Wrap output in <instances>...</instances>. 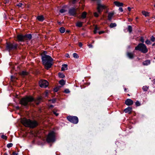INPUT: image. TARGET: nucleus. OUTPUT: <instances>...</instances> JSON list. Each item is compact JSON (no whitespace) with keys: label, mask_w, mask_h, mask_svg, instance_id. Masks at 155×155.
<instances>
[{"label":"nucleus","mask_w":155,"mask_h":155,"mask_svg":"<svg viewBox=\"0 0 155 155\" xmlns=\"http://www.w3.org/2000/svg\"><path fill=\"white\" fill-rule=\"evenodd\" d=\"M53 113L56 116H58L59 115L58 113H56V112L54 110L53 111Z\"/></svg>","instance_id":"obj_45"},{"label":"nucleus","mask_w":155,"mask_h":155,"mask_svg":"<svg viewBox=\"0 0 155 155\" xmlns=\"http://www.w3.org/2000/svg\"><path fill=\"white\" fill-rule=\"evenodd\" d=\"M66 57L67 58H69L70 56H69V54H67L66 55Z\"/></svg>","instance_id":"obj_55"},{"label":"nucleus","mask_w":155,"mask_h":155,"mask_svg":"<svg viewBox=\"0 0 155 155\" xmlns=\"http://www.w3.org/2000/svg\"><path fill=\"white\" fill-rule=\"evenodd\" d=\"M88 46L89 47V48H93V45L91 44H89L88 45Z\"/></svg>","instance_id":"obj_54"},{"label":"nucleus","mask_w":155,"mask_h":155,"mask_svg":"<svg viewBox=\"0 0 155 155\" xmlns=\"http://www.w3.org/2000/svg\"><path fill=\"white\" fill-rule=\"evenodd\" d=\"M135 104L137 107L140 106L141 105L140 103L138 101H137L135 102Z\"/></svg>","instance_id":"obj_37"},{"label":"nucleus","mask_w":155,"mask_h":155,"mask_svg":"<svg viewBox=\"0 0 155 155\" xmlns=\"http://www.w3.org/2000/svg\"><path fill=\"white\" fill-rule=\"evenodd\" d=\"M22 5V4L21 3H20L17 5V6L19 7H21Z\"/></svg>","instance_id":"obj_52"},{"label":"nucleus","mask_w":155,"mask_h":155,"mask_svg":"<svg viewBox=\"0 0 155 155\" xmlns=\"http://www.w3.org/2000/svg\"><path fill=\"white\" fill-rule=\"evenodd\" d=\"M36 19L38 21L41 22H42L45 20V18L43 15H40L37 16Z\"/></svg>","instance_id":"obj_14"},{"label":"nucleus","mask_w":155,"mask_h":155,"mask_svg":"<svg viewBox=\"0 0 155 155\" xmlns=\"http://www.w3.org/2000/svg\"><path fill=\"white\" fill-rule=\"evenodd\" d=\"M37 101H38L40 102H41V101L42 100V98L41 97H38L36 99Z\"/></svg>","instance_id":"obj_42"},{"label":"nucleus","mask_w":155,"mask_h":155,"mask_svg":"<svg viewBox=\"0 0 155 155\" xmlns=\"http://www.w3.org/2000/svg\"><path fill=\"white\" fill-rule=\"evenodd\" d=\"M87 15V13L86 12H83L82 14L81 18L83 19L85 18L86 17Z\"/></svg>","instance_id":"obj_23"},{"label":"nucleus","mask_w":155,"mask_h":155,"mask_svg":"<svg viewBox=\"0 0 155 155\" xmlns=\"http://www.w3.org/2000/svg\"><path fill=\"white\" fill-rule=\"evenodd\" d=\"M154 82L155 83V79L153 80Z\"/></svg>","instance_id":"obj_64"},{"label":"nucleus","mask_w":155,"mask_h":155,"mask_svg":"<svg viewBox=\"0 0 155 155\" xmlns=\"http://www.w3.org/2000/svg\"><path fill=\"white\" fill-rule=\"evenodd\" d=\"M34 101L37 105H38L41 102L37 101L31 96H26L22 98L20 101V104H21L23 108H28L29 105H31V102Z\"/></svg>","instance_id":"obj_1"},{"label":"nucleus","mask_w":155,"mask_h":155,"mask_svg":"<svg viewBox=\"0 0 155 155\" xmlns=\"http://www.w3.org/2000/svg\"><path fill=\"white\" fill-rule=\"evenodd\" d=\"M54 107V106L53 105H51L49 106V108H52Z\"/></svg>","instance_id":"obj_51"},{"label":"nucleus","mask_w":155,"mask_h":155,"mask_svg":"<svg viewBox=\"0 0 155 155\" xmlns=\"http://www.w3.org/2000/svg\"><path fill=\"white\" fill-rule=\"evenodd\" d=\"M46 141L48 143L54 142L55 141V133L54 131H52L48 134Z\"/></svg>","instance_id":"obj_6"},{"label":"nucleus","mask_w":155,"mask_h":155,"mask_svg":"<svg viewBox=\"0 0 155 155\" xmlns=\"http://www.w3.org/2000/svg\"><path fill=\"white\" fill-rule=\"evenodd\" d=\"M21 74L23 75H27V72L26 71H23L21 72Z\"/></svg>","instance_id":"obj_39"},{"label":"nucleus","mask_w":155,"mask_h":155,"mask_svg":"<svg viewBox=\"0 0 155 155\" xmlns=\"http://www.w3.org/2000/svg\"><path fill=\"white\" fill-rule=\"evenodd\" d=\"M1 138L2 139H4L6 140H7V137L4 135H2Z\"/></svg>","instance_id":"obj_41"},{"label":"nucleus","mask_w":155,"mask_h":155,"mask_svg":"<svg viewBox=\"0 0 155 155\" xmlns=\"http://www.w3.org/2000/svg\"><path fill=\"white\" fill-rule=\"evenodd\" d=\"M114 15V13L113 12L109 13L108 14V19L109 21H111L112 19V18L113 15Z\"/></svg>","instance_id":"obj_17"},{"label":"nucleus","mask_w":155,"mask_h":155,"mask_svg":"<svg viewBox=\"0 0 155 155\" xmlns=\"http://www.w3.org/2000/svg\"><path fill=\"white\" fill-rule=\"evenodd\" d=\"M13 155H18V153H16L15 152H13L12 153Z\"/></svg>","instance_id":"obj_53"},{"label":"nucleus","mask_w":155,"mask_h":155,"mask_svg":"<svg viewBox=\"0 0 155 155\" xmlns=\"http://www.w3.org/2000/svg\"><path fill=\"white\" fill-rule=\"evenodd\" d=\"M59 82L60 84L63 86L65 84L66 81L63 79H61L59 81Z\"/></svg>","instance_id":"obj_20"},{"label":"nucleus","mask_w":155,"mask_h":155,"mask_svg":"<svg viewBox=\"0 0 155 155\" xmlns=\"http://www.w3.org/2000/svg\"><path fill=\"white\" fill-rule=\"evenodd\" d=\"M9 0H5L4 3L6 4L9 3Z\"/></svg>","instance_id":"obj_49"},{"label":"nucleus","mask_w":155,"mask_h":155,"mask_svg":"<svg viewBox=\"0 0 155 155\" xmlns=\"http://www.w3.org/2000/svg\"><path fill=\"white\" fill-rule=\"evenodd\" d=\"M105 32V31H100L98 32V33L99 35H101L102 34L104 33Z\"/></svg>","instance_id":"obj_47"},{"label":"nucleus","mask_w":155,"mask_h":155,"mask_svg":"<svg viewBox=\"0 0 155 155\" xmlns=\"http://www.w3.org/2000/svg\"><path fill=\"white\" fill-rule=\"evenodd\" d=\"M149 88V86H143L142 87V89L144 91H147Z\"/></svg>","instance_id":"obj_27"},{"label":"nucleus","mask_w":155,"mask_h":155,"mask_svg":"<svg viewBox=\"0 0 155 155\" xmlns=\"http://www.w3.org/2000/svg\"><path fill=\"white\" fill-rule=\"evenodd\" d=\"M58 75L59 78H64L65 77V75L64 74H63L62 73H61L60 72H59L58 73Z\"/></svg>","instance_id":"obj_25"},{"label":"nucleus","mask_w":155,"mask_h":155,"mask_svg":"<svg viewBox=\"0 0 155 155\" xmlns=\"http://www.w3.org/2000/svg\"><path fill=\"white\" fill-rule=\"evenodd\" d=\"M150 61L149 60H147L145 61H144L143 62V64L144 65H148L150 64Z\"/></svg>","instance_id":"obj_19"},{"label":"nucleus","mask_w":155,"mask_h":155,"mask_svg":"<svg viewBox=\"0 0 155 155\" xmlns=\"http://www.w3.org/2000/svg\"><path fill=\"white\" fill-rule=\"evenodd\" d=\"M16 108L17 109H20V107H16Z\"/></svg>","instance_id":"obj_59"},{"label":"nucleus","mask_w":155,"mask_h":155,"mask_svg":"<svg viewBox=\"0 0 155 155\" xmlns=\"http://www.w3.org/2000/svg\"><path fill=\"white\" fill-rule=\"evenodd\" d=\"M58 88L56 87L54 89L53 91L55 92H57L58 91Z\"/></svg>","instance_id":"obj_44"},{"label":"nucleus","mask_w":155,"mask_h":155,"mask_svg":"<svg viewBox=\"0 0 155 155\" xmlns=\"http://www.w3.org/2000/svg\"><path fill=\"white\" fill-rule=\"evenodd\" d=\"M66 11H67V10H65L64 9H61L60 10L59 12L61 13H64V12H66Z\"/></svg>","instance_id":"obj_33"},{"label":"nucleus","mask_w":155,"mask_h":155,"mask_svg":"<svg viewBox=\"0 0 155 155\" xmlns=\"http://www.w3.org/2000/svg\"><path fill=\"white\" fill-rule=\"evenodd\" d=\"M152 45L153 46H155V43H153Z\"/></svg>","instance_id":"obj_61"},{"label":"nucleus","mask_w":155,"mask_h":155,"mask_svg":"<svg viewBox=\"0 0 155 155\" xmlns=\"http://www.w3.org/2000/svg\"><path fill=\"white\" fill-rule=\"evenodd\" d=\"M41 59L42 64L46 70H48L52 67L53 59L50 56L44 55L41 57Z\"/></svg>","instance_id":"obj_2"},{"label":"nucleus","mask_w":155,"mask_h":155,"mask_svg":"<svg viewBox=\"0 0 155 155\" xmlns=\"http://www.w3.org/2000/svg\"><path fill=\"white\" fill-rule=\"evenodd\" d=\"M67 119L69 122L74 124H78L79 121L78 118L76 116L69 115L67 117Z\"/></svg>","instance_id":"obj_7"},{"label":"nucleus","mask_w":155,"mask_h":155,"mask_svg":"<svg viewBox=\"0 0 155 155\" xmlns=\"http://www.w3.org/2000/svg\"><path fill=\"white\" fill-rule=\"evenodd\" d=\"M94 16L96 17H98L99 16V14L97 12H95L94 13Z\"/></svg>","instance_id":"obj_43"},{"label":"nucleus","mask_w":155,"mask_h":155,"mask_svg":"<svg viewBox=\"0 0 155 155\" xmlns=\"http://www.w3.org/2000/svg\"><path fill=\"white\" fill-rule=\"evenodd\" d=\"M77 2V0H72V2L73 4H75Z\"/></svg>","instance_id":"obj_46"},{"label":"nucleus","mask_w":155,"mask_h":155,"mask_svg":"<svg viewBox=\"0 0 155 155\" xmlns=\"http://www.w3.org/2000/svg\"><path fill=\"white\" fill-rule=\"evenodd\" d=\"M68 69V65L67 64H63L61 68L62 71H64Z\"/></svg>","instance_id":"obj_18"},{"label":"nucleus","mask_w":155,"mask_h":155,"mask_svg":"<svg viewBox=\"0 0 155 155\" xmlns=\"http://www.w3.org/2000/svg\"><path fill=\"white\" fill-rule=\"evenodd\" d=\"M125 103L127 106H130L133 104V101L130 99H127L125 100Z\"/></svg>","instance_id":"obj_11"},{"label":"nucleus","mask_w":155,"mask_h":155,"mask_svg":"<svg viewBox=\"0 0 155 155\" xmlns=\"http://www.w3.org/2000/svg\"><path fill=\"white\" fill-rule=\"evenodd\" d=\"M4 155H8L6 153H4Z\"/></svg>","instance_id":"obj_60"},{"label":"nucleus","mask_w":155,"mask_h":155,"mask_svg":"<svg viewBox=\"0 0 155 155\" xmlns=\"http://www.w3.org/2000/svg\"><path fill=\"white\" fill-rule=\"evenodd\" d=\"M17 41L18 42H23L25 41L24 35L22 34H18L16 37Z\"/></svg>","instance_id":"obj_10"},{"label":"nucleus","mask_w":155,"mask_h":155,"mask_svg":"<svg viewBox=\"0 0 155 155\" xmlns=\"http://www.w3.org/2000/svg\"><path fill=\"white\" fill-rule=\"evenodd\" d=\"M140 41L142 42V43H143L144 41V40L143 38V37H141L140 39Z\"/></svg>","instance_id":"obj_38"},{"label":"nucleus","mask_w":155,"mask_h":155,"mask_svg":"<svg viewBox=\"0 0 155 155\" xmlns=\"http://www.w3.org/2000/svg\"><path fill=\"white\" fill-rule=\"evenodd\" d=\"M18 45L15 42H7L6 43V50L10 52L17 50Z\"/></svg>","instance_id":"obj_4"},{"label":"nucleus","mask_w":155,"mask_h":155,"mask_svg":"<svg viewBox=\"0 0 155 155\" xmlns=\"http://www.w3.org/2000/svg\"><path fill=\"white\" fill-rule=\"evenodd\" d=\"M21 122L25 127L34 128L36 127L39 124L38 122L35 120H32L26 118H22Z\"/></svg>","instance_id":"obj_3"},{"label":"nucleus","mask_w":155,"mask_h":155,"mask_svg":"<svg viewBox=\"0 0 155 155\" xmlns=\"http://www.w3.org/2000/svg\"><path fill=\"white\" fill-rule=\"evenodd\" d=\"M48 82L45 80H41L39 81L40 87L41 88H46L48 85Z\"/></svg>","instance_id":"obj_9"},{"label":"nucleus","mask_w":155,"mask_h":155,"mask_svg":"<svg viewBox=\"0 0 155 155\" xmlns=\"http://www.w3.org/2000/svg\"><path fill=\"white\" fill-rule=\"evenodd\" d=\"M25 41H30L32 38V36L31 34H26L24 35Z\"/></svg>","instance_id":"obj_12"},{"label":"nucleus","mask_w":155,"mask_h":155,"mask_svg":"<svg viewBox=\"0 0 155 155\" xmlns=\"http://www.w3.org/2000/svg\"><path fill=\"white\" fill-rule=\"evenodd\" d=\"M114 4L117 7L123 6L124 4L122 2H120L117 1H115L114 2Z\"/></svg>","instance_id":"obj_15"},{"label":"nucleus","mask_w":155,"mask_h":155,"mask_svg":"<svg viewBox=\"0 0 155 155\" xmlns=\"http://www.w3.org/2000/svg\"><path fill=\"white\" fill-rule=\"evenodd\" d=\"M132 21V20H131V19H129V21Z\"/></svg>","instance_id":"obj_63"},{"label":"nucleus","mask_w":155,"mask_h":155,"mask_svg":"<svg viewBox=\"0 0 155 155\" xmlns=\"http://www.w3.org/2000/svg\"><path fill=\"white\" fill-rule=\"evenodd\" d=\"M132 108L131 107H128L127 108L124 109V111L125 113H127L130 114L132 113Z\"/></svg>","instance_id":"obj_13"},{"label":"nucleus","mask_w":155,"mask_h":155,"mask_svg":"<svg viewBox=\"0 0 155 155\" xmlns=\"http://www.w3.org/2000/svg\"><path fill=\"white\" fill-rule=\"evenodd\" d=\"M73 57L75 58H78L79 57V56L78 54L76 53H74L73 54Z\"/></svg>","instance_id":"obj_30"},{"label":"nucleus","mask_w":155,"mask_h":155,"mask_svg":"<svg viewBox=\"0 0 155 155\" xmlns=\"http://www.w3.org/2000/svg\"><path fill=\"white\" fill-rule=\"evenodd\" d=\"M82 22L78 21L77 22L76 25L77 27H81L82 26Z\"/></svg>","instance_id":"obj_24"},{"label":"nucleus","mask_w":155,"mask_h":155,"mask_svg":"<svg viewBox=\"0 0 155 155\" xmlns=\"http://www.w3.org/2000/svg\"><path fill=\"white\" fill-rule=\"evenodd\" d=\"M70 32V31L69 30H67L66 31V33H68Z\"/></svg>","instance_id":"obj_57"},{"label":"nucleus","mask_w":155,"mask_h":155,"mask_svg":"<svg viewBox=\"0 0 155 155\" xmlns=\"http://www.w3.org/2000/svg\"><path fill=\"white\" fill-rule=\"evenodd\" d=\"M119 10L121 12L123 11V8L122 7H120L119 8Z\"/></svg>","instance_id":"obj_48"},{"label":"nucleus","mask_w":155,"mask_h":155,"mask_svg":"<svg viewBox=\"0 0 155 155\" xmlns=\"http://www.w3.org/2000/svg\"><path fill=\"white\" fill-rule=\"evenodd\" d=\"M57 99L55 98H53L52 99H50L49 100V101H51L52 103H54L56 102Z\"/></svg>","instance_id":"obj_31"},{"label":"nucleus","mask_w":155,"mask_h":155,"mask_svg":"<svg viewBox=\"0 0 155 155\" xmlns=\"http://www.w3.org/2000/svg\"><path fill=\"white\" fill-rule=\"evenodd\" d=\"M70 91L68 89H66L64 90V92L66 94H68L70 93Z\"/></svg>","instance_id":"obj_35"},{"label":"nucleus","mask_w":155,"mask_h":155,"mask_svg":"<svg viewBox=\"0 0 155 155\" xmlns=\"http://www.w3.org/2000/svg\"><path fill=\"white\" fill-rule=\"evenodd\" d=\"M13 78V76H11V79H12Z\"/></svg>","instance_id":"obj_62"},{"label":"nucleus","mask_w":155,"mask_h":155,"mask_svg":"<svg viewBox=\"0 0 155 155\" xmlns=\"http://www.w3.org/2000/svg\"><path fill=\"white\" fill-rule=\"evenodd\" d=\"M60 32L61 33H64L65 31V29L63 27H61L59 29Z\"/></svg>","instance_id":"obj_22"},{"label":"nucleus","mask_w":155,"mask_h":155,"mask_svg":"<svg viewBox=\"0 0 155 155\" xmlns=\"http://www.w3.org/2000/svg\"><path fill=\"white\" fill-rule=\"evenodd\" d=\"M127 31L129 33H130L132 31V27L131 25H128L127 28Z\"/></svg>","instance_id":"obj_26"},{"label":"nucleus","mask_w":155,"mask_h":155,"mask_svg":"<svg viewBox=\"0 0 155 155\" xmlns=\"http://www.w3.org/2000/svg\"><path fill=\"white\" fill-rule=\"evenodd\" d=\"M68 13L70 16L76 17L78 15L77 8L74 7H71L68 9Z\"/></svg>","instance_id":"obj_8"},{"label":"nucleus","mask_w":155,"mask_h":155,"mask_svg":"<svg viewBox=\"0 0 155 155\" xmlns=\"http://www.w3.org/2000/svg\"><path fill=\"white\" fill-rule=\"evenodd\" d=\"M135 50L139 51L143 53H146L148 50L146 45L143 43H139L135 48Z\"/></svg>","instance_id":"obj_5"},{"label":"nucleus","mask_w":155,"mask_h":155,"mask_svg":"<svg viewBox=\"0 0 155 155\" xmlns=\"http://www.w3.org/2000/svg\"><path fill=\"white\" fill-rule=\"evenodd\" d=\"M145 42L147 45H150L151 43L150 41L147 39L145 41Z\"/></svg>","instance_id":"obj_32"},{"label":"nucleus","mask_w":155,"mask_h":155,"mask_svg":"<svg viewBox=\"0 0 155 155\" xmlns=\"http://www.w3.org/2000/svg\"><path fill=\"white\" fill-rule=\"evenodd\" d=\"M100 29V28L98 27L97 25H96L94 27V34H96L97 32V31L99 30Z\"/></svg>","instance_id":"obj_21"},{"label":"nucleus","mask_w":155,"mask_h":155,"mask_svg":"<svg viewBox=\"0 0 155 155\" xmlns=\"http://www.w3.org/2000/svg\"><path fill=\"white\" fill-rule=\"evenodd\" d=\"M127 56L130 59H133L134 58V54L131 52H127Z\"/></svg>","instance_id":"obj_16"},{"label":"nucleus","mask_w":155,"mask_h":155,"mask_svg":"<svg viewBox=\"0 0 155 155\" xmlns=\"http://www.w3.org/2000/svg\"><path fill=\"white\" fill-rule=\"evenodd\" d=\"M56 87L58 88V90H59V89H60V88L61 87L60 86H58L57 87Z\"/></svg>","instance_id":"obj_58"},{"label":"nucleus","mask_w":155,"mask_h":155,"mask_svg":"<svg viewBox=\"0 0 155 155\" xmlns=\"http://www.w3.org/2000/svg\"><path fill=\"white\" fill-rule=\"evenodd\" d=\"M13 145V144L12 143H8L7 144V147L8 148H10V147H12V146Z\"/></svg>","instance_id":"obj_40"},{"label":"nucleus","mask_w":155,"mask_h":155,"mask_svg":"<svg viewBox=\"0 0 155 155\" xmlns=\"http://www.w3.org/2000/svg\"><path fill=\"white\" fill-rule=\"evenodd\" d=\"M47 52L46 51H44L41 54V56L42 57L44 55H47Z\"/></svg>","instance_id":"obj_36"},{"label":"nucleus","mask_w":155,"mask_h":155,"mask_svg":"<svg viewBox=\"0 0 155 155\" xmlns=\"http://www.w3.org/2000/svg\"><path fill=\"white\" fill-rule=\"evenodd\" d=\"M127 9H128V10L129 11H130L131 10V8L130 7H128L127 8Z\"/></svg>","instance_id":"obj_56"},{"label":"nucleus","mask_w":155,"mask_h":155,"mask_svg":"<svg viewBox=\"0 0 155 155\" xmlns=\"http://www.w3.org/2000/svg\"><path fill=\"white\" fill-rule=\"evenodd\" d=\"M142 13L143 15L145 16V17L149 15V13L145 11H143Z\"/></svg>","instance_id":"obj_29"},{"label":"nucleus","mask_w":155,"mask_h":155,"mask_svg":"<svg viewBox=\"0 0 155 155\" xmlns=\"http://www.w3.org/2000/svg\"><path fill=\"white\" fill-rule=\"evenodd\" d=\"M78 45L80 47H81L82 46V44L81 42H79Z\"/></svg>","instance_id":"obj_50"},{"label":"nucleus","mask_w":155,"mask_h":155,"mask_svg":"<svg viewBox=\"0 0 155 155\" xmlns=\"http://www.w3.org/2000/svg\"><path fill=\"white\" fill-rule=\"evenodd\" d=\"M117 26V24L115 23H111L110 25V28H113Z\"/></svg>","instance_id":"obj_28"},{"label":"nucleus","mask_w":155,"mask_h":155,"mask_svg":"<svg viewBox=\"0 0 155 155\" xmlns=\"http://www.w3.org/2000/svg\"><path fill=\"white\" fill-rule=\"evenodd\" d=\"M150 40L152 42L155 41V38L153 36H152L150 37Z\"/></svg>","instance_id":"obj_34"}]
</instances>
